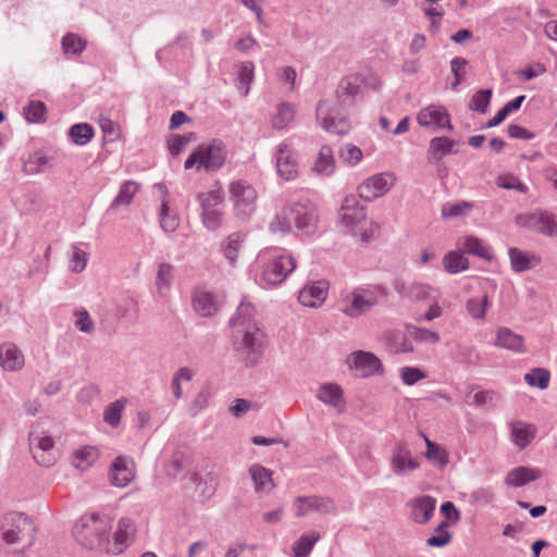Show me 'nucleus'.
Returning a JSON list of instances; mask_svg holds the SVG:
<instances>
[{
  "instance_id": "f257e3e1",
  "label": "nucleus",
  "mask_w": 557,
  "mask_h": 557,
  "mask_svg": "<svg viewBox=\"0 0 557 557\" xmlns=\"http://www.w3.org/2000/svg\"><path fill=\"white\" fill-rule=\"evenodd\" d=\"M362 84L363 81L359 75L345 76L336 88L335 101L323 99L318 102L315 116L323 129L339 136L350 132L351 123L346 109L356 103L357 97L361 94Z\"/></svg>"
},
{
  "instance_id": "f03ea898",
  "label": "nucleus",
  "mask_w": 557,
  "mask_h": 557,
  "mask_svg": "<svg viewBox=\"0 0 557 557\" xmlns=\"http://www.w3.org/2000/svg\"><path fill=\"white\" fill-rule=\"evenodd\" d=\"M256 308L244 298L230 319L233 346L247 366H256L262 357L265 333L255 320Z\"/></svg>"
},
{
  "instance_id": "7ed1b4c3",
  "label": "nucleus",
  "mask_w": 557,
  "mask_h": 557,
  "mask_svg": "<svg viewBox=\"0 0 557 557\" xmlns=\"http://www.w3.org/2000/svg\"><path fill=\"white\" fill-rule=\"evenodd\" d=\"M305 235L314 233L318 225L317 209L307 198L288 201L281 214L270 223L272 232H289L292 224Z\"/></svg>"
},
{
  "instance_id": "20e7f679",
  "label": "nucleus",
  "mask_w": 557,
  "mask_h": 557,
  "mask_svg": "<svg viewBox=\"0 0 557 557\" xmlns=\"http://www.w3.org/2000/svg\"><path fill=\"white\" fill-rule=\"evenodd\" d=\"M73 533L76 540L89 549L99 547L108 536L107 527L96 512L82 517L75 523Z\"/></svg>"
},
{
  "instance_id": "39448f33",
  "label": "nucleus",
  "mask_w": 557,
  "mask_h": 557,
  "mask_svg": "<svg viewBox=\"0 0 557 557\" xmlns=\"http://www.w3.org/2000/svg\"><path fill=\"white\" fill-rule=\"evenodd\" d=\"M228 191L235 216L248 220L257 209L258 194L255 187L247 181L238 180L228 185Z\"/></svg>"
},
{
  "instance_id": "423d86ee",
  "label": "nucleus",
  "mask_w": 557,
  "mask_h": 557,
  "mask_svg": "<svg viewBox=\"0 0 557 557\" xmlns=\"http://www.w3.org/2000/svg\"><path fill=\"white\" fill-rule=\"evenodd\" d=\"M377 302L376 295L363 287H356L341 297V311L349 318H358L370 311Z\"/></svg>"
},
{
  "instance_id": "0eeeda50",
  "label": "nucleus",
  "mask_w": 557,
  "mask_h": 557,
  "mask_svg": "<svg viewBox=\"0 0 557 557\" xmlns=\"http://www.w3.org/2000/svg\"><path fill=\"white\" fill-rule=\"evenodd\" d=\"M166 475L175 480L189 479L193 484H198L199 475L193 468V454L189 447L178 446L170 461L165 466Z\"/></svg>"
},
{
  "instance_id": "6e6552de",
  "label": "nucleus",
  "mask_w": 557,
  "mask_h": 557,
  "mask_svg": "<svg viewBox=\"0 0 557 557\" xmlns=\"http://www.w3.org/2000/svg\"><path fill=\"white\" fill-rule=\"evenodd\" d=\"M5 521L10 524L2 534L7 544H15L24 539H27L29 544L33 543L37 529L27 515L11 512L5 517Z\"/></svg>"
},
{
  "instance_id": "1a4fd4ad",
  "label": "nucleus",
  "mask_w": 557,
  "mask_h": 557,
  "mask_svg": "<svg viewBox=\"0 0 557 557\" xmlns=\"http://www.w3.org/2000/svg\"><path fill=\"white\" fill-rule=\"evenodd\" d=\"M515 221L518 226L535 231L544 236H557V216L548 211L539 210L519 214Z\"/></svg>"
},
{
  "instance_id": "9d476101",
  "label": "nucleus",
  "mask_w": 557,
  "mask_h": 557,
  "mask_svg": "<svg viewBox=\"0 0 557 557\" xmlns=\"http://www.w3.org/2000/svg\"><path fill=\"white\" fill-rule=\"evenodd\" d=\"M296 268V261L292 256L281 255L264 263L261 282L269 286L280 285Z\"/></svg>"
},
{
  "instance_id": "9b49d317",
  "label": "nucleus",
  "mask_w": 557,
  "mask_h": 557,
  "mask_svg": "<svg viewBox=\"0 0 557 557\" xmlns=\"http://www.w3.org/2000/svg\"><path fill=\"white\" fill-rule=\"evenodd\" d=\"M29 449L36 462L44 467L54 465L57 454L54 441L44 432L30 431L28 435Z\"/></svg>"
},
{
  "instance_id": "f8f14e48",
  "label": "nucleus",
  "mask_w": 557,
  "mask_h": 557,
  "mask_svg": "<svg viewBox=\"0 0 557 557\" xmlns=\"http://www.w3.org/2000/svg\"><path fill=\"white\" fill-rule=\"evenodd\" d=\"M395 176L392 173H379L367 178L358 187V197L370 202L375 198L384 196L392 188Z\"/></svg>"
},
{
  "instance_id": "ddd939ff",
  "label": "nucleus",
  "mask_w": 557,
  "mask_h": 557,
  "mask_svg": "<svg viewBox=\"0 0 557 557\" xmlns=\"http://www.w3.org/2000/svg\"><path fill=\"white\" fill-rule=\"evenodd\" d=\"M346 362L349 369L360 371L362 377L383 375L384 373L383 363L373 352L354 351L347 357Z\"/></svg>"
},
{
  "instance_id": "4468645a",
  "label": "nucleus",
  "mask_w": 557,
  "mask_h": 557,
  "mask_svg": "<svg viewBox=\"0 0 557 557\" xmlns=\"http://www.w3.org/2000/svg\"><path fill=\"white\" fill-rule=\"evenodd\" d=\"M366 207L361 206L358 196H346L339 209V222L348 231L355 230L366 221Z\"/></svg>"
},
{
  "instance_id": "2eb2a0df",
  "label": "nucleus",
  "mask_w": 557,
  "mask_h": 557,
  "mask_svg": "<svg viewBox=\"0 0 557 557\" xmlns=\"http://www.w3.org/2000/svg\"><path fill=\"white\" fill-rule=\"evenodd\" d=\"M295 515L297 517L307 516L310 512L327 515L335 511V503L327 497L320 496H298L294 502Z\"/></svg>"
},
{
  "instance_id": "dca6fc26",
  "label": "nucleus",
  "mask_w": 557,
  "mask_h": 557,
  "mask_svg": "<svg viewBox=\"0 0 557 557\" xmlns=\"http://www.w3.org/2000/svg\"><path fill=\"white\" fill-rule=\"evenodd\" d=\"M201 162L200 166L208 172L219 170L226 160V150L220 140H213L207 145L199 146Z\"/></svg>"
},
{
  "instance_id": "f3484780",
  "label": "nucleus",
  "mask_w": 557,
  "mask_h": 557,
  "mask_svg": "<svg viewBox=\"0 0 557 557\" xmlns=\"http://www.w3.org/2000/svg\"><path fill=\"white\" fill-rule=\"evenodd\" d=\"M417 121L422 127L453 129L449 114L444 107L429 106L422 109L417 115Z\"/></svg>"
},
{
  "instance_id": "a211bd4d",
  "label": "nucleus",
  "mask_w": 557,
  "mask_h": 557,
  "mask_svg": "<svg viewBox=\"0 0 557 557\" xmlns=\"http://www.w3.org/2000/svg\"><path fill=\"white\" fill-rule=\"evenodd\" d=\"M329 283L326 281H315L306 284L298 294L299 302L305 307H320L326 299Z\"/></svg>"
},
{
  "instance_id": "6ab92c4d",
  "label": "nucleus",
  "mask_w": 557,
  "mask_h": 557,
  "mask_svg": "<svg viewBox=\"0 0 557 557\" xmlns=\"http://www.w3.org/2000/svg\"><path fill=\"white\" fill-rule=\"evenodd\" d=\"M392 470L396 475H404L407 471L419 468V462L411 457V451L406 443H397L392 451Z\"/></svg>"
},
{
  "instance_id": "aec40b11",
  "label": "nucleus",
  "mask_w": 557,
  "mask_h": 557,
  "mask_svg": "<svg viewBox=\"0 0 557 557\" xmlns=\"http://www.w3.org/2000/svg\"><path fill=\"white\" fill-rule=\"evenodd\" d=\"M276 169L278 175L285 181H292L298 175V163L292 154L287 144L282 143L278 146L276 154Z\"/></svg>"
},
{
  "instance_id": "412c9836",
  "label": "nucleus",
  "mask_w": 557,
  "mask_h": 557,
  "mask_svg": "<svg viewBox=\"0 0 557 557\" xmlns=\"http://www.w3.org/2000/svg\"><path fill=\"white\" fill-rule=\"evenodd\" d=\"M411 518L416 523L425 524L434 515L436 499L429 495L413 497L409 500Z\"/></svg>"
},
{
  "instance_id": "4be33fe9",
  "label": "nucleus",
  "mask_w": 557,
  "mask_h": 557,
  "mask_svg": "<svg viewBox=\"0 0 557 557\" xmlns=\"http://www.w3.org/2000/svg\"><path fill=\"white\" fill-rule=\"evenodd\" d=\"M511 270L516 273H521L533 268H536L542 259L534 252L523 251L517 247H511L508 250Z\"/></svg>"
},
{
  "instance_id": "5701e85b",
  "label": "nucleus",
  "mask_w": 557,
  "mask_h": 557,
  "mask_svg": "<svg viewBox=\"0 0 557 557\" xmlns=\"http://www.w3.org/2000/svg\"><path fill=\"white\" fill-rule=\"evenodd\" d=\"M511 441L520 449H524L535 437L536 426L524 421H512L509 423Z\"/></svg>"
},
{
  "instance_id": "b1692460",
  "label": "nucleus",
  "mask_w": 557,
  "mask_h": 557,
  "mask_svg": "<svg viewBox=\"0 0 557 557\" xmlns=\"http://www.w3.org/2000/svg\"><path fill=\"white\" fill-rule=\"evenodd\" d=\"M456 144V140L446 136L432 138L426 152L428 161L430 163H437L444 157L455 153L456 151L454 150V147Z\"/></svg>"
},
{
  "instance_id": "393cba45",
  "label": "nucleus",
  "mask_w": 557,
  "mask_h": 557,
  "mask_svg": "<svg viewBox=\"0 0 557 557\" xmlns=\"http://www.w3.org/2000/svg\"><path fill=\"white\" fill-rule=\"evenodd\" d=\"M543 472L537 468L517 467L510 470L505 478V483L509 486L521 487L542 476Z\"/></svg>"
},
{
  "instance_id": "a878e982",
  "label": "nucleus",
  "mask_w": 557,
  "mask_h": 557,
  "mask_svg": "<svg viewBox=\"0 0 557 557\" xmlns=\"http://www.w3.org/2000/svg\"><path fill=\"white\" fill-rule=\"evenodd\" d=\"M0 364L5 371H16L24 366V356L12 343L0 346Z\"/></svg>"
},
{
  "instance_id": "bb28decb",
  "label": "nucleus",
  "mask_w": 557,
  "mask_h": 557,
  "mask_svg": "<svg viewBox=\"0 0 557 557\" xmlns=\"http://www.w3.org/2000/svg\"><path fill=\"white\" fill-rule=\"evenodd\" d=\"M394 288L399 296L408 298L412 301L425 300L430 297L431 286L423 283H412L406 285L404 282L396 280L394 282Z\"/></svg>"
},
{
  "instance_id": "cd10ccee",
  "label": "nucleus",
  "mask_w": 557,
  "mask_h": 557,
  "mask_svg": "<svg viewBox=\"0 0 557 557\" xmlns=\"http://www.w3.org/2000/svg\"><path fill=\"white\" fill-rule=\"evenodd\" d=\"M193 308L201 317H212L218 311V304L212 293L196 290L193 295Z\"/></svg>"
},
{
  "instance_id": "c85d7f7f",
  "label": "nucleus",
  "mask_w": 557,
  "mask_h": 557,
  "mask_svg": "<svg viewBox=\"0 0 557 557\" xmlns=\"http://www.w3.org/2000/svg\"><path fill=\"white\" fill-rule=\"evenodd\" d=\"M249 474L255 484L256 493H269L275 487L272 471L265 467L255 463L249 468Z\"/></svg>"
},
{
  "instance_id": "c756f323",
  "label": "nucleus",
  "mask_w": 557,
  "mask_h": 557,
  "mask_svg": "<svg viewBox=\"0 0 557 557\" xmlns=\"http://www.w3.org/2000/svg\"><path fill=\"white\" fill-rule=\"evenodd\" d=\"M109 474L112 485L117 487H125L134 478L132 470L127 467L126 459L122 456H119L112 462Z\"/></svg>"
},
{
  "instance_id": "7c9ffc66",
  "label": "nucleus",
  "mask_w": 557,
  "mask_h": 557,
  "mask_svg": "<svg viewBox=\"0 0 557 557\" xmlns=\"http://www.w3.org/2000/svg\"><path fill=\"white\" fill-rule=\"evenodd\" d=\"M495 346L515 352H523L524 339L521 335L513 333L508 327H500L496 333Z\"/></svg>"
},
{
  "instance_id": "2f4dec72",
  "label": "nucleus",
  "mask_w": 557,
  "mask_h": 557,
  "mask_svg": "<svg viewBox=\"0 0 557 557\" xmlns=\"http://www.w3.org/2000/svg\"><path fill=\"white\" fill-rule=\"evenodd\" d=\"M458 247L466 253L479 257L484 260L493 258L491 248L485 245L480 238L468 236L459 240Z\"/></svg>"
},
{
  "instance_id": "473e14b6",
  "label": "nucleus",
  "mask_w": 557,
  "mask_h": 557,
  "mask_svg": "<svg viewBox=\"0 0 557 557\" xmlns=\"http://www.w3.org/2000/svg\"><path fill=\"white\" fill-rule=\"evenodd\" d=\"M53 164V158L34 152L24 161L23 171L28 175H35L50 170Z\"/></svg>"
},
{
  "instance_id": "72a5a7b5",
  "label": "nucleus",
  "mask_w": 557,
  "mask_h": 557,
  "mask_svg": "<svg viewBox=\"0 0 557 557\" xmlns=\"http://www.w3.org/2000/svg\"><path fill=\"white\" fill-rule=\"evenodd\" d=\"M134 532L135 528L131 520L121 519L114 533V548L111 552L113 554H121L128 545V541L134 535Z\"/></svg>"
},
{
  "instance_id": "f704fd0d",
  "label": "nucleus",
  "mask_w": 557,
  "mask_h": 557,
  "mask_svg": "<svg viewBox=\"0 0 557 557\" xmlns=\"http://www.w3.org/2000/svg\"><path fill=\"white\" fill-rule=\"evenodd\" d=\"M335 170V159L333 150L330 146L324 145L319 151V156L314 162L313 171L322 176H330Z\"/></svg>"
},
{
  "instance_id": "c9c22d12",
  "label": "nucleus",
  "mask_w": 557,
  "mask_h": 557,
  "mask_svg": "<svg viewBox=\"0 0 557 557\" xmlns=\"http://www.w3.org/2000/svg\"><path fill=\"white\" fill-rule=\"evenodd\" d=\"M246 239V234L243 232L232 233L230 236L225 238L222 243V250L224 257L228 260V262L234 265L236 263L238 252Z\"/></svg>"
},
{
  "instance_id": "e433bc0d",
  "label": "nucleus",
  "mask_w": 557,
  "mask_h": 557,
  "mask_svg": "<svg viewBox=\"0 0 557 557\" xmlns=\"http://www.w3.org/2000/svg\"><path fill=\"white\" fill-rule=\"evenodd\" d=\"M317 397L324 404L330 405L332 407L343 406V391L338 385L326 383L323 384Z\"/></svg>"
},
{
  "instance_id": "4c0bfd02",
  "label": "nucleus",
  "mask_w": 557,
  "mask_h": 557,
  "mask_svg": "<svg viewBox=\"0 0 557 557\" xmlns=\"http://www.w3.org/2000/svg\"><path fill=\"white\" fill-rule=\"evenodd\" d=\"M97 459L98 450L92 446H85L73 453L72 463L76 469L86 470Z\"/></svg>"
},
{
  "instance_id": "58836bf2",
  "label": "nucleus",
  "mask_w": 557,
  "mask_h": 557,
  "mask_svg": "<svg viewBox=\"0 0 557 557\" xmlns=\"http://www.w3.org/2000/svg\"><path fill=\"white\" fill-rule=\"evenodd\" d=\"M295 116V108L290 103L282 102L277 106L276 113L272 116V126L275 129L285 128Z\"/></svg>"
},
{
  "instance_id": "ea45409f",
  "label": "nucleus",
  "mask_w": 557,
  "mask_h": 557,
  "mask_svg": "<svg viewBox=\"0 0 557 557\" xmlns=\"http://www.w3.org/2000/svg\"><path fill=\"white\" fill-rule=\"evenodd\" d=\"M126 398H120L109 404L103 410V421L112 428H116L121 422L122 412L126 406Z\"/></svg>"
},
{
  "instance_id": "a19ab883",
  "label": "nucleus",
  "mask_w": 557,
  "mask_h": 557,
  "mask_svg": "<svg viewBox=\"0 0 557 557\" xmlns=\"http://www.w3.org/2000/svg\"><path fill=\"white\" fill-rule=\"evenodd\" d=\"M94 128L88 123H77L71 126L69 136L78 146H84L94 137Z\"/></svg>"
},
{
  "instance_id": "79ce46f5",
  "label": "nucleus",
  "mask_w": 557,
  "mask_h": 557,
  "mask_svg": "<svg viewBox=\"0 0 557 557\" xmlns=\"http://www.w3.org/2000/svg\"><path fill=\"white\" fill-rule=\"evenodd\" d=\"M444 269L451 274L465 271L469 267V261L460 252L449 251L443 258Z\"/></svg>"
},
{
  "instance_id": "37998d69",
  "label": "nucleus",
  "mask_w": 557,
  "mask_h": 557,
  "mask_svg": "<svg viewBox=\"0 0 557 557\" xmlns=\"http://www.w3.org/2000/svg\"><path fill=\"white\" fill-rule=\"evenodd\" d=\"M137 191V184L133 181H126L124 182L120 190L116 195V197L113 199L110 208L115 209L121 206H128L132 202V199L134 195Z\"/></svg>"
},
{
  "instance_id": "c03bdc74",
  "label": "nucleus",
  "mask_w": 557,
  "mask_h": 557,
  "mask_svg": "<svg viewBox=\"0 0 557 557\" xmlns=\"http://www.w3.org/2000/svg\"><path fill=\"white\" fill-rule=\"evenodd\" d=\"M160 226L164 232H174L180 225V219L175 213H170L169 201L163 198L159 213Z\"/></svg>"
},
{
  "instance_id": "a18cd8bd",
  "label": "nucleus",
  "mask_w": 557,
  "mask_h": 557,
  "mask_svg": "<svg viewBox=\"0 0 557 557\" xmlns=\"http://www.w3.org/2000/svg\"><path fill=\"white\" fill-rule=\"evenodd\" d=\"M490 307L488 296L485 294L482 297L470 298L466 304L468 313L473 319L483 320L485 318L487 308Z\"/></svg>"
},
{
  "instance_id": "49530a36",
  "label": "nucleus",
  "mask_w": 557,
  "mask_h": 557,
  "mask_svg": "<svg viewBox=\"0 0 557 557\" xmlns=\"http://www.w3.org/2000/svg\"><path fill=\"white\" fill-rule=\"evenodd\" d=\"M197 201L199 202L201 211L216 209V207L224 201V193L221 189L199 193L197 195Z\"/></svg>"
},
{
  "instance_id": "de8ad7c7",
  "label": "nucleus",
  "mask_w": 557,
  "mask_h": 557,
  "mask_svg": "<svg viewBox=\"0 0 557 557\" xmlns=\"http://www.w3.org/2000/svg\"><path fill=\"white\" fill-rule=\"evenodd\" d=\"M407 331L409 335L419 343L435 345L441 341L440 334L429 329L410 324L407 325Z\"/></svg>"
},
{
  "instance_id": "09e8293b",
  "label": "nucleus",
  "mask_w": 557,
  "mask_h": 557,
  "mask_svg": "<svg viewBox=\"0 0 557 557\" xmlns=\"http://www.w3.org/2000/svg\"><path fill=\"white\" fill-rule=\"evenodd\" d=\"M173 278V267L168 262L159 264L158 273L156 277V286L159 294H163L171 286Z\"/></svg>"
},
{
  "instance_id": "8fccbe9b",
  "label": "nucleus",
  "mask_w": 557,
  "mask_h": 557,
  "mask_svg": "<svg viewBox=\"0 0 557 557\" xmlns=\"http://www.w3.org/2000/svg\"><path fill=\"white\" fill-rule=\"evenodd\" d=\"M447 520L442 521L436 528V535H432L426 540V545L430 547H444L451 541V534L446 530L449 527Z\"/></svg>"
},
{
  "instance_id": "3c124183",
  "label": "nucleus",
  "mask_w": 557,
  "mask_h": 557,
  "mask_svg": "<svg viewBox=\"0 0 557 557\" xmlns=\"http://www.w3.org/2000/svg\"><path fill=\"white\" fill-rule=\"evenodd\" d=\"M549 379V371L543 368H534L524 375V381L530 386H536L541 389H545L548 386Z\"/></svg>"
},
{
  "instance_id": "603ef678",
  "label": "nucleus",
  "mask_w": 557,
  "mask_h": 557,
  "mask_svg": "<svg viewBox=\"0 0 557 557\" xmlns=\"http://www.w3.org/2000/svg\"><path fill=\"white\" fill-rule=\"evenodd\" d=\"M318 540L319 535H301L293 545L294 557H308Z\"/></svg>"
},
{
  "instance_id": "864d4df0",
  "label": "nucleus",
  "mask_w": 557,
  "mask_h": 557,
  "mask_svg": "<svg viewBox=\"0 0 557 557\" xmlns=\"http://www.w3.org/2000/svg\"><path fill=\"white\" fill-rule=\"evenodd\" d=\"M492 98L491 89H480L476 91L469 102V109L484 114L487 111Z\"/></svg>"
},
{
  "instance_id": "5fc2aeb1",
  "label": "nucleus",
  "mask_w": 557,
  "mask_h": 557,
  "mask_svg": "<svg viewBox=\"0 0 557 557\" xmlns=\"http://www.w3.org/2000/svg\"><path fill=\"white\" fill-rule=\"evenodd\" d=\"M253 63L250 61L240 63L238 67V88L244 90V96L249 91V86L253 79Z\"/></svg>"
},
{
  "instance_id": "6e6d98bb",
  "label": "nucleus",
  "mask_w": 557,
  "mask_h": 557,
  "mask_svg": "<svg viewBox=\"0 0 557 557\" xmlns=\"http://www.w3.org/2000/svg\"><path fill=\"white\" fill-rule=\"evenodd\" d=\"M25 117L30 123H41L46 121V106L41 101H29L24 109Z\"/></svg>"
},
{
  "instance_id": "4d7b16f0",
  "label": "nucleus",
  "mask_w": 557,
  "mask_h": 557,
  "mask_svg": "<svg viewBox=\"0 0 557 557\" xmlns=\"http://www.w3.org/2000/svg\"><path fill=\"white\" fill-rule=\"evenodd\" d=\"M224 219V212L220 209H210L201 211V221L209 231H216L221 227Z\"/></svg>"
},
{
  "instance_id": "13d9d810",
  "label": "nucleus",
  "mask_w": 557,
  "mask_h": 557,
  "mask_svg": "<svg viewBox=\"0 0 557 557\" xmlns=\"http://www.w3.org/2000/svg\"><path fill=\"white\" fill-rule=\"evenodd\" d=\"M86 47V41L75 34H67L62 38V48L65 53L78 55Z\"/></svg>"
},
{
  "instance_id": "bf43d9fd",
  "label": "nucleus",
  "mask_w": 557,
  "mask_h": 557,
  "mask_svg": "<svg viewBox=\"0 0 557 557\" xmlns=\"http://www.w3.org/2000/svg\"><path fill=\"white\" fill-rule=\"evenodd\" d=\"M362 157L361 149L352 144H346L339 149V158L348 165L358 164Z\"/></svg>"
},
{
  "instance_id": "052dcab7",
  "label": "nucleus",
  "mask_w": 557,
  "mask_h": 557,
  "mask_svg": "<svg viewBox=\"0 0 557 557\" xmlns=\"http://www.w3.org/2000/svg\"><path fill=\"white\" fill-rule=\"evenodd\" d=\"M426 441V453L425 456L429 460L437 465L440 468H444L448 463L447 456L444 450L441 449V447L431 442L430 440L425 438Z\"/></svg>"
},
{
  "instance_id": "680f3d73",
  "label": "nucleus",
  "mask_w": 557,
  "mask_h": 557,
  "mask_svg": "<svg viewBox=\"0 0 557 557\" xmlns=\"http://www.w3.org/2000/svg\"><path fill=\"white\" fill-rule=\"evenodd\" d=\"M195 137L196 136L194 133H188V134H184V135H173L168 140V148H169L170 153L173 157L178 156L185 149L186 145L191 139H195Z\"/></svg>"
},
{
  "instance_id": "e2e57ef3",
  "label": "nucleus",
  "mask_w": 557,
  "mask_h": 557,
  "mask_svg": "<svg viewBox=\"0 0 557 557\" xmlns=\"http://www.w3.org/2000/svg\"><path fill=\"white\" fill-rule=\"evenodd\" d=\"M497 185L504 189H513L521 194H525L528 191V187L512 174L499 175L497 178Z\"/></svg>"
},
{
  "instance_id": "0e129e2a",
  "label": "nucleus",
  "mask_w": 557,
  "mask_h": 557,
  "mask_svg": "<svg viewBox=\"0 0 557 557\" xmlns=\"http://www.w3.org/2000/svg\"><path fill=\"white\" fill-rule=\"evenodd\" d=\"M426 377V373L416 367H403L400 369V379L405 385H414L420 380Z\"/></svg>"
},
{
  "instance_id": "69168bd1",
  "label": "nucleus",
  "mask_w": 557,
  "mask_h": 557,
  "mask_svg": "<svg viewBox=\"0 0 557 557\" xmlns=\"http://www.w3.org/2000/svg\"><path fill=\"white\" fill-rule=\"evenodd\" d=\"M472 203L461 201L457 203H446L442 208V215L444 218H457L465 214V210H471Z\"/></svg>"
},
{
  "instance_id": "338daca9",
  "label": "nucleus",
  "mask_w": 557,
  "mask_h": 557,
  "mask_svg": "<svg viewBox=\"0 0 557 557\" xmlns=\"http://www.w3.org/2000/svg\"><path fill=\"white\" fill-rule=\"evenodd\" d=\"M499 400V396L494 391H481L473 396V405L476 407H494Z\"/></svg>"
},
{
  "instance_id": "774afa93",
  "label": "nucleus",
  "mask_w": 557,
  "mask_h": 557,
  "mask_svg": "<svg viewBox=\"0 0 557 557\" xmlns=\"http://www.w3.org/2000/svg\"><path fill=\"white\" fill-rule=\"evenodd\" d=\"M71 263H72V271L79 273L82 272L87 264V253L78 248L77 246L72 247V257H71Z\"/></svg>"
}]
</instances>
